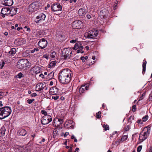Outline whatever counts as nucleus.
Segmentation results:
<instances>
[{
  "mask_svg": "<svg viewBox=\"0 0 152 152\" xmlns=\"http://www.w3.org/2000/svg\"><path fill=\"white\" fill-rule=\"evenodd\" d=\"M55 96H53L52 97V99H54V100H57L59 98V96L58 95H56Z\"/></svg>",
  "mask_w": 152,
  "mask_h": 152,
  "instance_id": "nucleus-39",
  "label": "nucleus"
},
{
  "mask_svg": "<svg viewBox=\"0 0 152 152\" xmlns=\"http://www.w3.org/2000/svg\"><path fill=\"white\" fill-rule=\"evenodd\" d=\"M69 134V133L68 132H66L65 134H64V137H66V136L68 135Z\"/></svg>",
  "mask_w": 152,
  "mask_h": 152,
  "instance_id": "nucleus-51",
  "label": "nucleus"
},
{
  "mask_svg": "<svg viewBox=\"0 0 152 152\" xmlns=\"http://www.w3.org/2000/svg\"><path fill=\"white\" fill-rule=\"evenodd\" d=\"M71 138L72 139H75V138H76L74 136V135H72V136L71 137Z\"/></svg>",
  "mask_w": 152,
  "mask_h": 152,
  "instance_id": "nucleus-54",
  "label": "nucleus"
},
{
  "mask_svg": "<svg viewBox=\"0 0 152 152\" xmlns=\"http://www.w3.org/2000/svg\"><path fill=\"white\" fill-rule=\"evenodd\" d=\"M41 113L42 114L44 115V116L50 115L47 114V112L44 110H42L41 111Z\"/></svg>",
  "mask_w": 152,
  "mask_h": 152,
  "instance_id": "nucleus-32",
  "label": "nucleus"
},
{
  "mask_svg": "<svg viewBox=\"0 0 152 152\" xmlns=\"http://www.w3.org/2000/svg\"><path fill=\"white\" fill-rule=\"evenodd\" d=\"M39 67L38 66H35L32 68L31 71L34 73H38L39 72Z\"/></svg>",
  "mask_w": 152,
  "mask_h": 152,
  "instance_id": "nucleus-26",
  "label": "nucleus"
},
{
  "mask_svg": "<svg viewBox=\"0 0 152 152\" xmlns=\"http://www.w3.org/2000/svg\"><path fill=\"white\" fill-rule=\"evenodd\" d=\"M5 64L4 61L2 60L0 62V67L1 69H2Z\"/></svg>",
  "mask_w": 152,
  "mask_h": 152,
  "instance_id": "nucleus-33",
  "label": "nucleus"
},
{
  "mask_svg": "<svg viewBox=\"0 0 152 152\" xmlns=\"http://www.w3.org/2000/svg\"><path fill=\"white\" fill-rule=\"evenodd\" d=\"M2 4L6 6H11L13 4V0H5L2 2Z\"/></svg>",
  "mask_w": 152,
  "mask_h": 152,
  "instance_id": "nucleus-19",
  "label": "nucleus"
},
{
  "mask_svg": "<svg viewBox=\"0 0 152 152\" xmlns=\"http://www.w3.org/2000/svg\"><path fill=\"white\" fill-rule=\"evenodd\" d=\"M86 10L82 8L80 9L78 11V13L79 15L81 17H83L84 16L86 13Z\"/></svg>",
  "mask_w": 152,
  "mask_h": 152,
  "instance_id": "nucleus-20",
  "label": "nucleus"
},
{
  "mask_svg": "<svg viewBox=\"0 0 152 152\" xmlns=\"http://www.w3.org/2000/svg\"><path fill=\"white\" fill-rule=\"evenodd\" d=\"M52 121V118L50 115L44 116L41 119V122L43 125L48 124Z\"/></svg>",
  "mask_w": 152,
  "mask_h": 152,
  "instance_id": "nucleus-8",
  "label": "nucleus"
},
{
  "mask_svg": "<svg viewBox=\"0 0 152 152\" xmlns=\"http://www.w3.org/2000/svg\"><path fill=\"white\" fill-rule=\"evenodd\" d=\"M58 131L56 128L54 129L53 132V137L55 138L56 136L57 135Z\"/></svg>",
  "mask_w": 152,
  "mask_h": 152,
  "instance_id": "nucleus-30",
  "label": "nucleus"
},
{
  "mask_svg": "<svg viewBox=\"0 0 152 152\" xmlns=\"http://www.w3.org/2000/svg\"><path fill=\"white\" fill-rule=\"evenodd\" d=\"M59 119L58 118H55L53 121V124L54 126H60V123L58 121Z\"/></svg>",
  "mask_w": 152,
  "mask_h": 152,
  "instance_id": "nucleus-24",
  "label": "nucleus"
},
{
  "mask_svg": "<svg viewBox=\"0 0 152 152\" xmlns=\"http://www.w3.org/2000/svg\"><path fill=\"white\" fill-rule=\"evenodd\" d=\"M12 112L11 107L5 106L0 108V119H4L9 116Z\"/></svg>",
  "mask_w": 152,
  "mask_h": 152,
  "instance_id": "nucleus-2",
  "label": "nucleus"
},
{
  "mask_svg": "<svg viewBox=\"0 0 152 152\" xmlns=\"http://www.w3.org/2000/svg\"><path fill=\"white\" fill-rule=\"evenodd\" d=\"M46 17V16L44 14L41 13L39 14L36 17L35 21L37 23L41 22L45 20Z\"/></svg>",
  "mask_w": 152,
  "mask_h": 152,
  "instance_id": "nucleus-11",
  "label": "nucleus"
},
{
  "mask_svg": "<svg viewBox=\"0 0 152 152\" xmlns=\"http://www.w3.org/2000/svg\"><path fill=\"white\" fill-rule=\"evenodd\" d=\"M74 123L72 121L69 120L66 122L65 126L68 129H72L74 128Z\"/></svg>",
  "mask_w": 152,
  "mask_h": 152,
  "instance_id": "nucleus-15",
  "label": "nucleus"
},
{
  "mask_svg": "<svg viewBox=\"0 0 152 152\" xmlns=\"http://www.w3.org/2000/svg\"><path fill=\"white\" fill-rule=\"evenodd\" d=\"M26 30L27 31L29 32L31 31V29L29 28L28 27L27 28H26Z\"/></svg>",
  "mask_w": 152,
  "mask_h": 152,
  "instance_id": "nucleus-56",
  "label": "nucleus"
},
{
  "mask_svg": "<svg viewBox=\"0 0 152 152\" xmlns=\"http://www.w3.org/2000/svg\"><path fill=\"white\" fill-rule=\"evenodd\" d=\"M26 42L24 39H18L15 40L14 43L17 46H19L25 44Z\"/></svg>",
  "mask_w": 152,
  "mask_h": 152,
  "instance_id": "nucleus-14",
  "label": "nucleus"
},
{
  "mask_svg": "<svg viewBox=\"0 0 152 152\" xmlns=\"http://www.w3.org/2000/svg\"><path fill=\"white\" fill-rule=\"evenodd\" d=\"M56 55V53L54 51L52 52L50 54V56L52 58H54Z\"/></svg>",
  "mask_w": 152,
  "mask_h": 152,
  "instance_id": "nucleus-34",
  "label": "nucleus"
},
{
  "mask_svg": "<svg viewBox=\"0 0 152 152\" xmlns=\"http://www.w3.org/2000/svg\"><path fill=\"white\" fill-rule=\"evenodd\" d=\"M103 128H104L105 131L109 130V126L107 125H106L105 124H104L103 125Z\"/></svg>",
  "mask_w": 152,
  "mask_h": 152,
  "instance_id": "nucleus-35",
  "label": "nucleus"
},
{
  "mask_svg": "<svg viewBox=\"0 0 152 152\" xmlns=\"http://www.w3.org/2000/svg\"><path fill=\"white\" fill-rule=\"evenodd\" d=\"M48 42L44 38H42L40 39L38 43V45L41 49H43L45 48L47 45Z\"/></svg>",
  "mask_w": 152,
  "mask_h": 152,
  "instance_id": "nucleus-10",
  "label": "nucleus"
},
{
  "mask_svg": "<svg viewBox=\"0 0 152 152\" xmlns=\"http://www.w3.org/2000/svg\"><path fill=\"white\" fill-rule=\"evenodd\" d=\"M143 61L144 62L143 63V64L142 65V73H143V72H145L146 70V64H147L146 61L145 60H144Z\"/></svg>",
  "mask_w": 152,
  "mask_h": 152,
  "instance_id": "nucleus-28",
  "label": "nucleus"
},
{
  "mask_svg": "<svg viewBox=\"0 0 152 152\" xmlns=\"http://www.w3.org/2000/svg\"><path fill=\"white\" fill-rule=\"evenodd\" d=\"M51 9L53 12L61 11L62 10V7L59 3H55L52 5Z\"/></svg>",
  "mask_w": 152,
  "mask_h": 152,
  "instance_id": "nucleus-9",
  "label": "nucleus"
},
{
  "mask_svg": "<svg viewBox=\"0 0 152 152\" xmlns=\"http://www.w3.org/2000/svg\"><path fill=\"white\" fill-rule=\"evenodd\" d=\"M57 86V84H56V86L52 87L50 88L49 90L50 94L55 95L57 94L58 91V88L56 87Z\"/></svg>",
  "mask_w": 152,
  "mask_h": 152,
  "instance_id": "nucleus-17",
  "label": "nucleus"
},
{
  "mask_svg": "<svg viewBox=\"0 0 152 152\" xmlns=\"http://www.w3.org/2000/svg\"><path fill=\"white\" fill-rule=\"evenodd\" d=\"M143 99V96H141L140 98L139 101L142 100Z\"/></svg>",
  "mask_w": 152,
  "mask_h": 152,
  "instance_id": "nucleus-60",
  "label": "nucleus"
},
{
  "mask_svg": "<svg viewBox=\"0 0 152 152\" xmlns=\"http://www.w3.org/2000/svg\"><path fill=\"white\" fill-rule=\"evenodd\" d=\"M71 72L68 69H65L61 70L59 73L58 79L62 84H67L70 81L71 78Z\"/></svg>",
  "mask_w": 152,
  "mask_h": 152,
  "instance_id": "nucleus-1",
  "label": "nucleus"
},
{
  "mask_svg": "<svg viewBox=\"0 0 152 152\" xmlns=\"http://www.w3.org/2000/svg\"><path fill=\"white\" fill-rule=\"evenodd\" d=\"M39 76L41 77L42 78H43L44 77V75L42 74H41L39 75Z\"/></svg>",
  "mask_w": 152,
  "mask_h": 152,
  "instance_id": "nucleus-55",
  "label": "nucleus"
},
{
  "mask_svg": "<svg viewBox=\"0 0 152 152\" xmlns=\"http://www.w3.org/2000/svg\"><path fill=\"white\" fill-rule=\"evenodd\" d=\"M31 96L32 97H35L37 96V94L36 93H33L31 94Z\"/></svg>",
  "mask_w": 152,
  "mask_h": 152,
  "instance_id": "nucleus-48",
  "label": "nucleus"
},
{
  "mask_svg": "<svg viewBox=\"0 0 152 152\" xmlns=\"http://www.w3.org/2000/svg\"><path fill=\"white\" fill-rule=\"evenodd\" d=\"M128 136L127 135L123 136L121 139L118 140V142L119 143H120L121 141L124 142L126 140Z\"/></svg>",
  "mask_w": 152,
  "mask_h": 152,
  "instance_id": "nucleus-27",
  "label": "nucleus"
},
{
  "mask_svg": "<svg viewBox=\"0 0 152 152\" xmlns=\"http://www.w3.org/2000/svg\"><path fill=\"white\" fill-rule=\"evenodd\" d=\"M3 106V104L1 101H0V106L2 107Z\"/></svg>",
  "mask_w": 152,
  "mask_h": 152,
  "instance_id": "nucleus-63",
  "label": "nucleus"
},
{
  "mask_svg": "<svg viewBox=\"0 0 152 152\" xmlns=\"http://www.w3.org/2000/svg\"><path fill=\"white\" fill-rule=\"evenodd\" d=\"M34 99H28L27 100V102L29 104L32 103L34 101Z\"/></svg>",
  "mask_w": 152,
  "mask_h": 152,
  "instance_id": "nucleus-36",
  "label": "nucleus"
},
{
  "mask_svg": "<svg viewBox=\"0 0 152 152\" xmlns=\"http://www.w3.org/2000/svg\"><path fill=\"white\" fill-rule=\"evenodd\" d=\"M43 57L44 58H45L47 60L49 58L48 56V55L46 54L44 55L43 56Z\"/></svg>",
  "mask_w": 152,
  "mask_h": 152,
  "instance_id": "nucleus-47",
  "label": "nucleus"
},
{
  "mask_svg": "<svg viewBox=\"0 0 152 152\" xmlns=\"http://www.w3.org/2000/svg\"><path fill=\"white\" fill-rule=\"evenodd\" d=\"M85 48L86 49V50L87 51L89 50V47L88 46H86L85 47Z\"/></svg>",
  "mask_w": 152,
  "mask_h": 152,
  "instance_id": "nucleus-61",
  "label": "nucleus"
},
{
  "mask_svg": "<svg viewBox=\"0 0 152 152\" xmlns=\"http://www.w3.org/2000/svg\"><path fill=\"white\" fill-rule=\"evenodd\" d=\"M79 49L77 50V53H84L83 50V49L80 50V49Z\"/></svg>",
  "mask_w": 152,
  "mask_h": 152,
  "instance_id": "nucleus-43",
  "label": "nucleus"
},
{
  "mask_svg": "<svg viewBox=\"0 0 152 152\" xmlns=\"http://www.w3.org/2000/svg\"><path fill=\"white\" fill-rule=\"evenodd\" d=\"M79 149L78 148H76L75 149V150L74 152H77L79 151Z\"/></svg>",
  "mask_w": 152,
  "mask_h": 152,
  "instance_id": "nucleus-58",
  "label": "nucleus"
},
{
  "mask_svg": "<svg viewBox=\"0 0 152 152\" xmlns=\"http://www.w3.org/2000/svg\"><path fill=\"white\" fill-rule=\"evenodd\" d=\"M136 106L135 105H134L132 106V111L133 112H135L136 110Z\"/></svg>",
  "mask_w": 152,
  "mask_h": 152,
  "instance_id": "nucleus-46",
  "label": "nucleus"
},
{
  "mask_svg": "<svg viewBox=\"0 0 152 152\" xmlns=\"http://www.w3.org/2000/svg\"><path fill=\"white\" fill-rule=\"evenodd\" d=\"M73 49L75 50H77L78 49L81 50L83 49V46H82L80 42H78L75 44L74 46V47Z\"/></svg>",
  "mask_w": 152,
  "mask_h": 152,
  "instance_id": "nucleus-21",
  "label": "nucleus"
},
{
  "mask_svg": "<svg viewBox=\"0 0 152 152\" xmlns=\"http://www.w3.org/2000/svg\"><path fill=\"white\" fill-rule=\"evenodd\" d=\"M83 25V22L81 21L77 20L73 22L72 26L74 28L78 29L81 28Z\"/></svg>",
  "mask_w": 152,
  "mask_h": 152,
  "instance_id": "nucleus-12",
  "label": "nucleus"
},
{
  "mask_svg": "<svg viewBox=\"0 0 152 152\" xmlns=\"http://www.w3.org/2000/svg\"><path fill=\"white\" fill-rule=\"evenodd\" d=\"M18 133L19 135L24 136L27 134V132L24 129H21L18 131Z\"/></svg>",
  "mask_w": 152,
  "mask_h": 152,
  "instance_id": "nucleus-22",
  "label": "nucleus"
},
{
  "mask_svg": "<svg viewBox=\"0 0 152 152\" xmlns=\"http://www.w3.org/2000/svg\"><path fill=\"white\" fill-rule=\"evenodd\" d=\"M142 145H140L137 147V152H140L141 151L142 149Z\"/></svg>",
  "mask_w": 152,
  "mask_h": 152,
  "instance_id": "nucleus-42",
  "label": "nucleus"
},
{
  "mask_svg": "<svg viewBox=\"0 0 152 152\" xmlns=\"http://www.w3.org/2000/svg\"><path fill=\"white\" fill-rule=\"evenodd\" d=\"M6 129L4 126L2 127L0 129V137H3L5 134Z\"/></svg>",
  "mask_w": 152,
  "mask_h": 152,
  "instance_id": "nucleus-25",
  "label": "nucleus"
},
{
  "mask_svg": "<svg viewBox=\"0 0 152 152\" xmlns=\"http://www.w3.org/2000/svg\"><path fill=\"white\" fill-rule=\"evenodd\" d=\"M99 32L98 30H94L89 31L85 34V36L88 38H94L98 35Z\"/></svg>",
  "mask_w": 152,
  "mask_h": 152,
  "instance_id": "nucleus-7",
  "label": "nucleus"
},
{
  "mask_svg": "<svg viewBox=\"0 0 152 152\" xmlns=\"http://www.w3.org/2000/svg\"><path fill=\"white\" fill-rule=\"evenodd\" d=\"M68 152H72V149L71 147L70 148Z\"/></svg>",
  "mask_w": 152,
  "mask_h": 152,
  "instance_id": "nucleus-62",
  "label": "nucleus"
},
{
  "mask_svg": "<svg viewBox=\"0 0 152 152\" xmlns=\"http://www.w3.org/2000/svg\"><path fill=\"white\" fill-rule=\"evenodd\" d=\"M46 84L45 83H41L37 84L36 87V91H41L45 87Z\"/></svg>",
  "mask_w": 152,
  "mask_h": 152,
  "instance_id": "nucleus-13",
  "label": "nucleus"
},
{
  "mask_svg": "<svg viewBox=\"0 0 152 152\" xmlns=\"http://www.w3.org/2000/svg\"><path fill=\"white\" fill-rule=\"evenodd\" d=\"M39 4L37 2H34L30 4L28 7L27 11L29 14H31L36 11L38 8Z\"/></svg>",
  "mask_w": 152,
  "mask_h": 152,
  "instance_id": "nucleus-6",
  "label": "nucleus"
},
{
  "mask_svg": "<svg viewBox=\"0 0 152 152\" xmlns=\"http://www.w3.org/2000/svg\"><path fill=\"white\" fill-rule=\"evenodd\" d=\"M53 83L52 81H51L50 82V83L49 84V85L50 86H52L53 85Z\"/></svg>",
  "mask_w": 152,
  "mask_h": 152,
  "instance_id": "nucleus-59",
  "label": "nucleus"
},
{
  "mask_svg": "<svg viewBox=\"0 0 152 152\" xmlns=\"http://www.w3.org/2000/svg\"><path fill=\"white\" fill-rule=\"evenodd\" d=\"M88 85L86 84L81 86V87L79 89V92L80 94L84 92L86 90L88 89Z\"/></svg>",
  "mask_w": 152,
  "mask_h": 152,
  "instance_id": "nucleus-18",
  "label": "nucleus"
},
{
  "mask_svg": "<svg viewBox=\"0 0 152 152\" xmlns=\"http://www.w3.org/2000/svg\"><path fill=\"white\" fill-rule=\"evenodd\" d=\"M22 27H18L17 28V30L18 31H19L20 30V29H22Z\"/></svg>",
  "mask_w": 152,
  "mask_h": 152,
  "instance_id": "nucleus-57",
  "label": "nucleus"
},
{
  "mask_svg": "<svg viewBox=\"0 0 152 152\" xmlns=\"http://www.w3.org/2000/svg\"><path fill=\"white\" fill-rule=\"evenodd\" d=\"M29 62L26 59H21L17 62V67L19 69H23L28 66Z\"/></svg>",
  "mask_w": 152,
  "mask_h": 152,
  "instance_id": "nucleus-5",
  "label": "nucleus"
},
{
  "mask_svg": "<svg viewBox=\"0 0 152 152\" xmlns=\"http://www.w3.org/2000/svg\"><path fill=\"white\" fill-rule=\"evenodd\" d=\"M86 16L89 19L91 18V16L90 15H87Z\"/></svg>",
  "mask_w": 152,
  "mask_h": 152,
  "instance_id": "nucleus-53",
  "label": "nucleus"
},
{
  "mask_svg": "<svg viewBox=\"0 0 152 152\" xmlns=\"http://www.w3.org/2000/svg\"><path fill=\"white\" fill-rule=\"evenodd\" d=\"M150 131V127H147L144 128L142 131L140 133L139 136V140L141 142H142L147 138Z\"/></svg>",
  "mask_w": 152,
  "mask_h": 152,
  "instance_id": "nucleus-3",
  "label": "nucleus"
},
{
  "mask_svg": "<svg viewBox=\"0 0 152 152\" xmlns=\"http://www.w3.org/2000/svg\"><path fill=\"white\" fill-rule=\"evenodd\" d=\"M1 14L3 18H4L5 15L7 16L10 15V9L7 8H3L1 10Z\"/></svg>",
  "mask_w": 152,
  "mask_h": 152,
  "instance_id": "nucleus-16",
  "label": "nucleus"
},
{
  "mask_svg": "<svg viewBox=\"0 0 152 152\" xmlns=\"http://www.w3.org/2000/svg\"><path fill=\"white\" fill-rule=\"evenodd\" d=\"M16 52V50L15 48H12L11 49L9 53L10 55H12L15 54Z\"/></svg>",
  "mask_w": 152,
  "mask_h": 152,
  "instance_id": "nucleus-29",
  "label": "nucleus"
},
{
  "mask_svg": "<svg viewBox=\"0 0 152 152\" xmlns=\"http://www.w3.org/2000/svg\"><path fill=\"white\" fill-rule=\"evenodd\" d=\"M24 75L22 74L21 72L19 73L16 76V77L20 79L21 78L24 77Z\"/></svg>",
  "mask_w": 152,
  "mask_h": 152,
  "instance_id": "nucleus-31",
  "label": "nucleus"
},
{
  "mask_svg": "<svg viewBox=\"0 0 152 152\" xmlns=\"http://www.w3.org/2000/svg\"><path fill=\"white\" fill-rule=\"evenodd\" d=\"M81 59L82 60L83 62H85V60L84 57H81Z\"/></svg>",
  "mask_w": 152,
  "mask_h": 152,
  "instance_id": "nucleus-52",
  "label": "nucleus"
},
{
  "mask_svg": "<svg viewBox=\"0 0 152 152\" xmlns=\"http://www.w3.org/2000/svg\"><path fill=\"white\" fill-rule=\"evenodd\" d=\"M17 9V8H13L11 10L10 9V15L12 17L16 14Z\"/></svg>",
  "mask_w": 152,
  "mask_h": 152,
  "instance_id": "nucleus-23",
  "label": "nucleus"
},
{
  "mask_svg": "<svg viewBox=\"0 0 152 152\" xmlns=\"http://www.w3.org/2000/svg\"><path fill=\"white\" fill-rule=\"evenodd\" d=\"M149 100L151 101L152 100V93H151L149 95Z\"/></svg>",
  "mask_w": 152,
  "mask_h": 152,
  "instance_id": "nucleus-50",
  "label": "nucleus"
},
{
  "mask_svg": "<svg viewBox=\"0 0 152 152\" xmlns=\"http://www.w3.org/2000/svg\"><path fill=\"white\" fill-rule=\"evenodd\" d=\"M76 39H72V40H70V42L71 43H75L76 42Z\"/></svg>",
  "mask_w": 152,
  "mask_h": 152,
  "instance_id": "nucleus-49",
  "label": "nucleus"
},
{
  "mask_svg": "<svg viewBox=\"0 0 152 152\" xmlns=\"http://www.w3.org/2000/svg\"><path fill=\"white\" fill-rule=\"evenodd\" d=\"M54 73L53 72H51L48 75V77L50 78H52L53 76Z\"/></svg>",
  "mask_w": 152,
  "mask_h": 152,
  "instance_id": "nucleus-41",
  "label": "nucleus"
},
{
  "mask_svg": "<svg viewBox=\"0 0 152 152\" xmlns=\"http://www.w3.org/2000/svg\"><path fill=\"white\" fill-rule=\"evenodd\" d=\"M141 121L140 120H138L137 121V123L139 124H141L142 123H141Z\"/></svg>",
  "mask_w": 152,
  "mask_h": 152,
  "instance_id": "nucleus-64",
  "label": "nucleus"
},
{
  "mask_svg": "<svg viewBox=\"0 0 152 152\" xmlns=\"http://www.w3.org/2000/svg\"><path fill=\"white\" fill-rule=\"evenodd\" d=\"M129 125H127L125 127L124 129V131H127L129 129Z\"/></svg>",
  "mask_w": 152,
  "mask_h": 152,
  "instance_id": "nucleus-44",
  "label": "nucleus"
},
{
  "mask_svg": "<svg viewBox=\"0 0 152 152\" xmlns=\"http://www.w3.org/2000/svg\"><path fill=\"white\" fill-rule=\"evenodd\" d=\"M58 119H59L58 121L60 123V125L62 124L63 123V119L59 118H58Z\"/></svg>",
  "mask_w": 152,
  "mask_h": 152,
  "instance_id": "nucleus-45",
  "label": "nucleus"
},
{
  "mask_svg": "<svg viewBox=\"0 0 152 152\" xmlns=\"http://www.w3.org/2000/svg\"><path fill=\"white\" fill-rule=\"evenodd\" d=\"M72 52V49L70 48H64L62 51L61 57L64 59H68L71 56Z\"/></svg>",
  "mask_w": 152,
  "mask_h": 152,
  "instance_id": "nucleus-4",
  "label": "nucleus"
},
{
  "mask_svg": "<svg viewBox=\"0 0 152 152\" xmlns=\"http://www.w3.org/2000/svg\"><path fill=\"white\" fill-rule=\"evenodd\" d=\"M101 114V113L100 111L98 112V113H96V118H100L101 117V116L100 115Z\"/></svg>",
  "mask_w": 152,
  "mask_h": 152,
  "instance_id": "nucleus-40",
  "label": "nucleus"
},
{
  "mask_svg": "<svg viewBox=\"0 0 152 152\" xmlns=\"http://www.w3.org/2000/svg\"><path fill=\"white\" fill-rule=\"evenodd\" d=\"M56 64V61H52L50 64V66L52 67L54 66Z\"/></svg>",
  "mask_w": 152,
  "mask_h": 152,
  "instance_id": "nucleus-38",
  "label": "nucleus"
},
{
  "mask_svg": "<svg viewBox=\"0 0 152 152\" xmlns=\"http://www.w3.org/2000/svg\"><path fill=\"white\" fill-rule=\"evenodd\" d=\"M148 115H146L144 117H143L142 118V120L143 121L145 122L148 119Z\"/></svg>",
  "mask_w": 152,
  "mask_h": 152,
  "instance_id": "nucleus-37",
  "label": "nucleus"
}]
</instances>
